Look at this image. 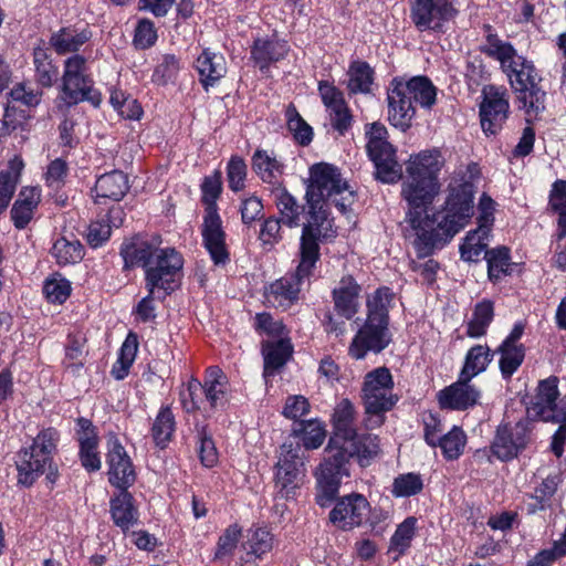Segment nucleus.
Listing matches in <instances>:
<instances>
[{
  "label": "nucleus",
  "mask_w": 566,
  "mask_h": 566,
  "mask_svg": "<svg viewBox=\"0 0 566 566\" xmlns=\"http://www.w3.org/2000/svg\"><path fill=\"white\" fill-rule=\"evenodd\" d=\"M443 166L444 158L438 149L422 150L407 161L401 195L409 206V235L413 237L419 258H427L447 244L473 216L474 185L470 181L450 186L443 209L427 213V207L440 191L438 175Z\"/></svg>",
  "instance_id": "nucleus-1"
},
{
  "label": "nucleus",
  "mask_w": 566,
  "mask_h": 566,
  "mask_svg": "<svg viewBox=\"0 0 566 566\" xmlns=\"http://www.w3.org/2000/svg\"><path fill=\"white\" fill-rule=\"evenodd\" d=\"M334 434L331 437L323 463L316 471V502L325 507L336 497L343 476H348L347 462L356 457L361 467L379 452L378 439L373 434H358L355 410L348 399L340 400L333 415Z\"/></svg>",
  "instance_id": "nucleus-2"
},
{
  "label": "nucleus",
  "mask_w": 566,
  "mask_h": 566,
  "mask_svg": "<svg viewBox=\"0 0 566 566\" xmlns=\"http://www.w3.org/2000/svg\"><path fill=\"white\" fill-rule=\"evenodd\" d=\"M354 198V191L336 167L325 163L314 165L311 168L310 184L306 189L308 212L303 229L312 224L315 228L313 230L315 241L318 243L334 238L336 230L323 203L331 202L344 213L353 205Z\"/></svg>",
  "instance_id": "nucleus-3"
},
{
  "label": "nucleus",
  "mask_w": 566,
  "mask_h": 566,
  "mask_svg": "<svg viewBox=\"0 0 566 566\" xmlns=\"http://www.w3.org/2000/svg\"><path fill=\"white\" fill-rule=\"evenodd\" d=\"M314 229L312 224H307L302 230L300 263L295 273L281 277L269 286L265 293L269 304L286 310L298 300L301 284L311 275L312 269L319 258V243L315 241Z\"/></svg>",
  "instance_id": "nucleus-4"
},
{
  "label": "nucleus",
  "mask_w": 566,
  "mask_h": 566,
  "mask_svg": "<svg viewBox=\"0 0 566 566\" xmlns=\"http://www.w3.org/2000/svg\"><path fill=\"white\" fill-rule=\"evenodd\" d=\"M201 188L203 200L209 203L201 229L203 247L208 251L213 264L223 266L229 263L230 253L226 243V232L222 228V221L213 205L221 191L219 177L213 176L205 178Z\"/></svg>",
  "instance_id": "nucleus-5"
},
{
  "label": "nucleus",
  "mask_w": 566,
  "mask_h": 566,
  "mask_svg": "<svg viewBox=\"0 0 566 566\" xmlns=\"http://www.w3.org/2000/svg\"><path fill=\"white\" fill-rule=\"evenodd\" d=\"M59 434L54 429L42 430L29 448L21 449L17 454L15 467L18 470V483L31 486L51 468L52 453L56 448Z\"/></svg>",
  "instance_id": "nucleus-6"
},
{
  "label": "nucleus",
  "mask_w": 566,
  "mask_h": 566,
  "mask_svg": "<svg viewBox=\"0 0 566 566\" xmlns=\"http://www.w3.org/2000/svg\"><path fill=\"white\" fill-rule=\"evenodd\" d=\"M504 73L526 114L536 115L544 109L546 94L541 87L542 78L532 61L521 56Z\"/></svg>",
  "instance_id": "nucleus-7"
},
{
  "label": "nucleus",
  "mask_w": 566,
  "mask_h": 566,
  "mask_svg": "<svg viewBox=\"0 0 566 566\" xmlns=\"http://www.w3.org/2000/svg\"><path fill=\"white\" fill-rule=\"evenodd\" d=\"M87 71V60L83 55L74 54L64 61L62 75L64 101L71 104L87 101L94 106L99 105L101 94L94 90V82Z\"/></svg>",
  "instance_id": "nucleus-8"
},
{
  "label": "nucleus",
  "mask_w": 566,
  "mask_h": 566,
  "mask_svg": "<svg viewBox=\"0 0 566 566\" xmlns=\"http://www.w3.org/2000/svg\"><path fill=\"white\" fill-rule=\"evenodd\" d=\"M304 475V450L300 442H284L280 448L279 460L275 465L276 493L282 499H290L295 494Z\"/></svg>",
  "instance_id": "nucleus-9"
},
{
  "label": "nucleus",
  "mask_w": 566,
  "mask_h": 566,
  "mask_svg": "<svg viewBox=\"0 0 566 566\" xmlns=\"http://www.w3.org/2000/svg\"><path fill=\"white\" fill-rule=\"evenodd\" d=\"M410 19L420 32H443L458 14L454 0H409Z\"/></svg>",
  "instance_id": "nucleus-10"
},
{
  "label": "nucleus",
  "mask_w": 566,
  "mask_h": 566,
  "mask_svg": "<svg viewBox=\"0 0 566 566\" xmlns=\"http://www.w3.org/2000/svg\"><path fill=\"white\" fill-rule=\"evenodd\" d=\"M392 387V376L386 367H378L365 376L363 400L368 415L379 416L394 407L397 398Z\"/></svg>",
  "instance_id": "nucleus-11"
},
{
  "label": "nucleus",
  "mask_w": 566,
  "mask_h": 566,
  "mask_svg": "<svg viewBox=\"0 0 566 566\" xmlns=\"http://www.w3.org/2000/svg\"><path fill=\"white\" fill-rule=\"evenodd\" d=\"M558 378L541 380L534 401L527 408V416L543 421L566 422V400H558Z\"/></svg>",
  "instance_id": "nucleus-12"
},
{
  "label": "nucleus",
  "mask_w": 566,
  "mask_h": 566,
  "mask_svg": "<svg viewBox=\"0 0 566 566\" xmlns=\"http://www.w3.org/2000/svg\"><path fill=\"white\" fill-rule=\"evenodd\" d=\"M532 418L499 426L492 443L493 453L503 461L515 458L531 441Z\"/></svg>",
  "instance_id": "nucleus-13"
},
{
  "label": "nucleus",
  "mask_w": 566,
  "mask_h": 566,
  "mask_svg": "<svg viewBox=\"0 0 566 566\" xmlns=\"http://www.w3.org/2000/svg\"><path fill=\"white\" fill-rule=\"evenodd\" d=\"M182 265V256L175 249H161L145 272L148 292L155 293L156 290H164L166 293L171 292L174 290L172 283H175Z\"/></svg>",
  "instance_id": "nucleus-14"
},
{
  "label": "nucleus",
  "mask_w": 566,
  "mask_h": 566,
  "mask_svg": "<svg viewBox=\"0 0 566 566\" xmlns=\"http://www.w3.org/2000/svg\"><path fill=\"white\" fill-rule=\"evenodd\" d=\"M509 99L506 92L495 86L483 90V101L480 105L481 127L486 135L497 134L509 116Z\"/></svg>",
  "instance_id": "nucleus-15"
},
{
  "label": "nucleus",
  "mask_w": 566,
  "mask_h": 566,
  "mask_svg": "<svg viewBox=\"0 0 566 566\" xmlns=\"http://www.w3.org/2000/svg\"><path fill=\"white\" fill-rule=\"evenodd\" d=\"M106 463L108 467V481L119 490H128L135 480L136 473L129 455L118 439L111 434L107 439Z\"/></svg>",
  "instance_id": "nucleus-16"
},
{
  "label": "nucleus",
  "mask_w": 566,
  "mask_h": 566,
  "mask_svg": "<svg viewBox=\"0 0 566 566\" xmlns=\"http://www.w3.org/2000/svg\"><path fill=\"white\" fill-rule=\"evenodd\" d=\"M390 342L391 337L387 324L366 319L354 336L348 347V354L352 358L363 359L368 352L380 353Z\"/></svg>",
  "instance_id": "nucleus-17"
},
{
  "label": "nucleus",
  "mask_w": 566,
  "mask_h": 566,
  "mask_svg": "<svg viewBox=\"0 0 566 566\" xmlns=\"http://www.w3.org/2000/svg\"><path fill=\"white\" fill-rule=\"evenodd\" d=\"M368 501L357 493L342 497L329 513L331 522L342 530L359 526L369 515Z\"/></svg>",
  "instance_id": "nucleus-18"
},
{
  "label": "nucleus",
  "mask_w": 566,
  "mask_h": 566,
  "mask_svg": "<svg viewBox=\"0 0 566 566\" xmlns=\"http://www.w3.org/2000/svg\"><path fill=\"white\" fill-rule=\"evenodd\" d=\"M401 87L400 78H394L387 93L388 119L392 126L406 132L412 123L416 109L411 97Z\"/></svg>",
  "instance_id": "nucleus-19"
},
{
  "label": "nucleus",
  "mask_w": 566,
  "mask_h": 566,
  "mask_svg": "<svg viewBox=\"0 0 566 566\" xmlns=\"http://www.w3.org/2000/svg\"><path fill=\"white\" fill-rule=\"evenodd\" d=\"M361 286L352 275H344L333 289L334 310L345 319H352L359 310Z\"/></svg>",
  "instance_id": "nucleus-20"
},
{
  "label": "nucleus",
  "mask_w": 566,
  "mask_h": 566,
  "mask_svg": "<svg viewBox=\"0 0 566 566\" xmlns=\"http://www.w3.org/2000/svg\"><path fill=\"white\" fill-rule=\"evenodd\" d=\"M318 92L323 104L329 112L333 127L339 133H344L350 126L352 117L343 93L326 81L318 83Z\"/></svg>",
  "instance_id": "nucleus-21"
},
{
  "label": "nucleus",
  "mask_w": 566,
  "mask_h": 566,
  "mask_svg": "<svg viewBox=\"0 0 566 566\" xmlns=\"http://www.w3.org/2000/svg\"><path fill=\"white\" fill-rule=\"evenodd\" d=\"M471 379H463L462 375L457 382L439 392V402L442 408L465 410L474 406L480 392L470 384Z\"/></svg>",
  "instance_id": "nucleus-22"
},
{
  "label": "nucleus",
  "mask_w": 566,
  "mask_h": 566,
  "mask_svg": "<svg viewBox=\"0 0 566 566\" xmlns=\"http://www.w3.org/2000/svg\"><path fill=\"white\" fill-rule=\"evenodd\" d=\"M376 167V178L385 184L397 182L402 176L401 166L396 159V150L388 142L377 149H367Z\"/></svg>",
  "instance_id": "nucleus-23"
},
{
  "label": "nucleus",
  "mask_w": 566,
  "mask_h": 566,
  "mask_svg": "<svg viewBox=\"0 0 566 566\" xmlns=\"http://www.w3.org/2000/svg\"><path fill=\"white\" fill-rule=\"evenodd\" d=\"M160 241L154 242L135 239L129 242L123 243L120 248V255L124 259L125 268L142 266L145 272L155 260L159 249Z\"/></svg>",
  "instance_id": "nucleus-24"
},
{
  "label": "nucleus",
  "mask_w": 566,
  "mask_h": 566,
  "mask_svg": "<svg viewBox=\"0 0 566 566\" xmlns=\"http://www.w3.org/2000/svg\"><path fill=\"white\" fill-rule=\"evenodd\" d=\"M129 189L128 177L119 170L102 175L95 182V201L101 203L102 199L119 201Z\"/></svg>",
  "instance_id": "nucleus-25"
},
{
  "label": "nucleus",
  "mask_w": 566,
  "mask_h": 566,
  "mask_svg": "<svg viewBox=\"0 0 566 566\" xmlns=\"http://www.w3.org/2000/svg\"><path fill=\"white\" fill-rule=\"evenodd\" d=\"M109 512L116 526L126 532L137 522L138 512L134 505V497L127 490L111 499Z\"/></svg>",
  "instance_id": "nucleus-26"
},
{
  "label": "nucleus",
  "mask_w": 566,
  "mask_h": 566,
  "mask_svg": "<svg viewBox=\"0 0 566 566\" xmlns=\"http://www.w3.org/2000/svg\"><path fill=\"white\" fill-rule=\"evenodd\" d=\"M227 376L217 367L211 366L207 369L202 392L206 402L211 409L223 408L228 401L227 397Z\"/></svg>",
  "instance_id": "nucleus-27"
},
{
  "label": "nucleus",
  "mask_w": 566,
  "mask_h": 566,
  "mask_svg": "<svg viewBox=\"0 0 566 566\" xmlns=\"http://www.w3.org/2000/svg\"><path fill=\"white\" fill-rule=\"evenodd\" d=\"M91 38L87 30L77 31L72 28H62L50 38V44L57 54L75 53Z\"/></svg>",
  "instance_id": "nucleus-28"
},
{
  "label": "nucleus",
  "mask_w": 566,
  "mask_h": 566,
  "mask_svg": "<svg viewBox=\"0 0 566 566\" xmlns=\"http://www.w3.org/2000/svg\"><path fill=\"white\" fill-rule=\"evenodd\" d=\"M196 67L205 86L213 85L227 73L224 57L208 50H205L197 59Z\"/></svg>",
  "instance_id": "nucleus-29"
},
{
  "label": "nucleus",
  "mask_w": 566,
  "mask_h": 566,
  "mask_svg": "<svg viewBox=\"0 0 566 566\" xmlns=\"http://www.w3.org/2000/svg\"><path fill=\"white\" fill-rule=\"evenodd\" d=\"M400 84L411 101L420 106L431 108L436 103L437 90L428 77L415 76L409 81L400 78Z\"/></svg>",
  "instance_id": "nucleus-30"
},
{
  "label": "nucleus",
  "mask_w": 566,
  "mask_h": 566,
  "mask_svg": "<svg viewBox=\"0 0 566 566\" xmlns=\"http://www.w3.org/2000/svg\"><path fill=\"white\" fill-rule=\"evenodd\" d=\"M292 350V345L287 339L264 343L262 348L264 356V376H272L277 369L283 367L291 357Z\"/></svg>",
  "instance_id": "nucleus-31"
},
{
  "label": "nucleus",
  "mask_w": 566,
  "mask_h": 566,
  "mask_svg": "<svg viewBox=\"0 0 566 566\" xmlns=\"http://www.w3.org/2000/svg\"><path fill=\"white\" fill-rule=\"evenodd\" d=\"M286 54L287 45L280 41L256 40L252 49V57L261 70L284 59Z\"/></svg>",
  "instance_id": "nucleus-32"
},
{
  "label": "nucleus",
  "mask_w": 566,
  "mask_h": 566,
  "mask_svg": "<svg viewBox=\"0 0 566 566\" xmlns=\"http://www.w3.org/2000/svg\"><path fill=\"white\" fill-rule=\"evenodd\" d=\"M483 52L500 62L503 72L511 67L515 60L520 59L513 45L506 41L501 40L496 34L489 33L486 42L483 46Z\"/></svg>",
  "instance_id": "nucleus-33"
},
{
  "label": "nucleus",
  "mask_w": 566,
  "mask_h": 566,
  "mask_svg": "<svg viewBox=\"0 0 566 566\" xmlns=\"http://www.w3.org/2000/svg\"><path fill=\"white\" fill-rule=\"evenodd\" d=\"M252 168L268 184H274L283 174V164L266 150H256L254 153Z\"/></svg>",
  "instance_id": "nucleus-34"
},
{
  "label": "nucleus",
  "mask_w": 566,
  "mask_h": 566,
  "mask_svg": "<svg viewBox=\"0 0 566 566\" xmlns=\"http://www.w3.org/2000/svg\"><path fill=\"white\" fill-rule=\"evenodd\" d=\"M394 294L388 287H380L375 291L367 300V321L387 324L388 311Z\"/></svg>",
  "instance_id": "nucleus-35"
},
{
  "label": "nucleus",
  "mask_w": 566,
  "mask_h": 566,
  "mask_svg": "<svg viewBox=\"0 0 566 566\" xmlns=\"http://www.w3.org/2000/svg\"><path fill=\"white\" fill-rule=\"evenodd\" d=\"M51 253L59 264L66 265L80 262L84 250L78 240L62 237L54 242Z\"/></svg>",
  "instance_id": "nucleus-36"
},
{
  "label": "nucleus",
  "mask_w": 566,
  "mask_h": 566,
  "mask_svg": "<svg viewBox=\"0 0 566 566\" xmlns=\"http://www.w3.org/2000/svg\"><path fill=\"white\" fill-rule=\"evenodd\" d=\"M243 547L248 555H254L256 558H263L265 554L273 549L274 536L270 531L263 527L249 530Z\"/></svg>",
  "instance_id": "nucleus-37"
},
{
  "label": "nucleus",
  "mask_w": 566,
  "mask_h": 566,
  "mask_svg": "<svg viewBox=\"0 0 566 566\" xmlns=\"http://www.w3.org/2000/svg\"><path fill=\"white\" fill-rule=\"evenodd\" d=\"M549 209L558 214L557 226L558 233L557 238L559 240L566 237V181L565 180H556L553 184L549 201Z\"/></svg>",
  "instance_id": "nucleus-38"
},
{
  "label": "nucleus",
  "mask_w": 566,
  "mask_h": 566,
  "mask_svg": "<svg viewBox=\"0 0 566 566\" xmlns=\"http://www.w3.org/2000/svg\"><path fill=\"white\" fill-rule=\"evenodd\" d=\"M275 205L285 226L295 228L300 224V214L303 207L286 190L281 189L275 193Z\"/></svg>",
  "instance_id": "nucleus-39"
},
{
  "label": "nucleus",
  "mask_w": 566,
  "mask_h": 566,
  "mask_svg": "<svg viewBox=\"0 0 566 566\" xmlns=\"http://www.w3.org/2000/svg\"><path fill=\"white\" fill-rule=\"evenodd\" d=\"M175 429V417L170 408H161L151 428V434L156 446L165 448L167 443L171 440Z\"/></svg>",
  "instance_id": "nucleus-40"
},
{
  "label": "nucleus",
  "mask_w": 566,
  "mask_h": 566,
  "mask_svg": "<svg viewBox=\"0 0 566 566\" xmlns=\"http://www.w3.org/2000/svg\"><path fill=\"white\" fill-rule=\"evenodd\" d=\"M491 353L489 347L483 345H475L468 352L465 356V363L461 370L463 379H472L485 370L488 364L491 360Z\"/></svg>",
  "instance_id": "nucleus-41"
},
{
  "label": "nucleus",
  "mask_w": 566,
  "mask_h": 566,
  "mask_svg": "<svg viewBox=\"0 0 566 566\" xmlns=\"http://www.w3.org/2000/svg\"><path fill=\"white\" fill-rule=\"evenodd\" d=\"M494 316V307L491 301L484 300L474 307L473 316L468 323L467 334L470 337H480L486 333L488 326Z\"/></svg>",
  "instance_id": "nucleus-42"
},
{
  "label": "nucleus",
  "mask_w": 566,
  "mask_h": 566,
  "mask_svg": "<svg viewBox=\"0 0 566 566\" xmlns=\"http://www.w3.org/2000/svg\"><path fill=\"white\" fill-rule=\"evenodd\" d=\"M293 432L307 450L321 447L326 436L324 426L318 420L301 422L293 429Z\"/></svg>",
  "instance_id": "nucleus-43"
},
{
  "label": "nucleus",
  "mask_w": 566,
  "mask_h": 566,
  "mask_svg": "<svg viewBox=\"0 0 566 566\" xmlns=\"http://www.w3.org/2000/svg\"><path fill=\"white\" fill-rule=\"evenodd\" d=\"M490 234H482L478 228L467 234L464 242L460 247L461 258L464 261L476 262L480 256L485 252L488 247V239Z\"/></svg>",
  "instance_id": "nucleus-44"
},
{
  "label": "nucleus",
  "mask_w": 566,
  "mask_h": 566,
  "mask_svg": "<svg viewBox=\"0 0 566 566\" xmlns=\"http://www.w3.org/2000/svg\"><path fill=\"white\" fill-rule=\"evenodd\" d=\"M36 81L44 87L52 86L57 76V69L44 49L38 48L33 52Z\"/></svg>",
  "instance_id": "nucleus-45"
},
{
  "label": "nucleus",
  "mask_w": 566,
  "mask_h": 566,
  "mask_svg": "<svg viewBox=\"0 0 566 566\" xmlns=\"http://www.w3.org/2000/svg\"><path fill=\"white\" fill-rule=\"evenodd\" d=\"M348 90L352 93L369 92L373 82V71L365 62H355L348 71Z\"/></svg>",
  "instance_id": "nucleus-46"
},
{
  "label": "nucleus",
  "mask_w": 566,
  "mask_h": 566,
  "mask_svg": "<svg viewBox=\"0 0 566 566\" xmlns=\"http://www.w3.org/2000/svg\"><path fill=\"white\" fill-rule=\"evenodd\" d=\"M501 353L500 369L504 378H510L522 365L525 356L523 346H505L499 348Z\"/></svg>",
  "instance_id": "nucleus-47"
},
{
  "label": "nucleus",
  "mask_w": 566,
  "mask_h": 566,
  "mask_svg": "<svg viewBox=\"0 0 566 566\" xmlns=\"http://www.w3.org/2000/svg\"><path fill=\"white\" fill-rule=\"evenodd\" d=\"M488 261V274L490 280L496 281L509 272L511 266L510 252L505 247L485 252Z\"/></svg>",
  "instance_id": "nucleus-48"
},
{
  "label": "nucleus",
  "mask_w": 566,
  "mask_h": 566,
  "mask_svg": "<svg viewBox=\"0 0 566 566\" xmlns=\"http://www.w3.org/2000/svg\"><path fill=\"white\" fill-rule=\"evenodd\" d=\"M465 444V434L459 428H453L447 434L439 438L437 446L442 450L443 455L449 460L458 459Z\"/></svg>",
  "instance_id": "nucleus-49"
},
{
  "label": "nucleus",
  "mask_w": 566,
  "mask_h": 566,
  "mask_svg": "<svg viewBox=\"0 0 566 566\" xmlns=\"http://www.w3.org/2000/svg\"><path fill=\"white\" fill-rule=\"evenodd\" d=\"M422 488L423 483L419 474L406 473L394 480L391 493L396 497H409L420 493Z\"/></svg>",
  "instance_id": "nucleus-50"
},
{
  "label": "nucleus",
  "mask_w": 566,
  "mask_h": 566,
  "mask_svg": "<svg viewBox=\"0 0 566 566\" xmlns=\"http://www.w3.org/2000/svg\"><path fill=\"white\" fill-rule=\"evenodd\" d=\"M287 127L301 145H307L313 137L312 127L300 116L296 108L290 105L286 109Z\"/></svg>",
  "instance_id": "nucleus-51"
},
{
  "label": "nucleus",
  "mask_w": 566,
  "mask_h": 566,
  "mask_svg": "<svg viewBox=\"0 0 566 566\" xmlns=\"http://www.w3.org/2000/svg\"><path fill=\"white\" fill-rule=\"evenodd\" d=\"M241 534L242 530L237 524L227 527L223 534L219 537L214 558L219 559L223 556L231 555L237 548Z\"/></svg>",
  "instance_id": "nucleus-52"
},
{
  "label": "nucleus",
  "mask_w": 566,
  "mask_h": 566,
  "mask_svg": "<svg viewBox=\"0 0 566 566\" xmlns=\"http://www.w3.org/2000/svg\"><path fill=\"white\" fill-rule=\"evenodd\" d=\"M557 490V479L556 476H548L542 481V483L535 489L532 499L535 501L534 503H530V510L535 512L537 510H544L548 501L555 494Z\"/></svg>",
  "instance_id": "nucleus-53"
},
{
  "label": "nucleus",
  "mask_w": 566,
  "mask_h": 566,
  "mask_svg": "<svg viewBox=\"0 0 566 566\" xmlns=\"http://www.w3.org/2000/svg\"><path fill=\"white\" fill-rule=\"evenodd\" d=\"M10 101L8 103H20L27 107H34L40 104L42 93L28 86L25 83H18L9 92Z\"/></svg>",
  "instance_id": "nucleus-54"
},
{
  "label": "nucleus",
  "mask_w": 566,
  "mask_h": 566,
  "mask_svg": "<svg viewBox=\"0 0 566 566\" xmlns=\"http://www.w3.org/2000/svg\"><path fill=\"white\" fill-rule=\"evenodd\" d=\"M416 518L408 517L398 525L395 534L391 537V547L402 553L409 545L415 535Z\"/></svg>",
  "instance_id": "nucleus-55"
},
{
  "label": "nucleus",
  "mask_w": 566,
  "mask_h": 566,
  "mask_svg": "<svg viewBox=\"0 0 566 566\" xmlns=\"http://www.w3.org/2000/svg\"><path fill=\"white\" fill-rule=\"evenodd\" d=\"M478 209V228L480 229V231H482V234H490L491 227L493 226L494 222L493 214L495 210V202L490 196L483 193L480 198Z\"/></svg>",
  "instance_id": "nucleus-56"
},
{
  "label": "nucleus",
  "mask_w": 566,
  "mask_h": 566,
  "mask_svg": "<svg viewBox=\"0 0 566 566\" xmlns=\"http://www.w3.org/2000/svg\"><path fill=\"white\" fill-rule=\"evenodd\" d=\"M157 40V32L154 23L148 19H143L138 22L135 35L134 44L136 48L145 50L155 44Z\"/></svg>",
  "instance_id": "nucleus-57"
},
{
  "label": "nucleus",
  "mask_w": 566,
  "mask_h": 566,
  "mask_svg": "<svg viewBox=\"0 0 566 566\" xmlns=\"http://www.w3.org/2000/svg\"><path fill=\"white\" fill-rule=\"evenodd\" d=\"M71 286L63 279H48L43 286V293L52 303H63L70 295Z\"/></svg>",
  "instance_id": "nucleus-58"
},
{
  "label": "nucleus",
  "mask_w": 566,
  "mask_h": 566,
  "mask_svg": "<svg viewBox=\"0 0 566 566\" xmlns=\"http://www.w3.org/2000/svg\"><path fill=\"white\" fill-rule=\"evenodd\" d=\"M202 384L196 379L189 381L186 390L181 391L180 397L182 405L187 411H193L201 408L206 402L202 398Z\"/></svg>",
  "instance_id": "nucleus-59"
},
{
  "label": "nucleus",
  "mask_w": 566,
  "mask_h": 566,
  "mask_svg": "<svg viewBox=\"0 0 566 566\" xmlns=\"http://www.w3.org/2000/svg\"><path fill=\"white\" fill-rule=\"evenodd\" d=\"M281 220L270 217L262 223L259 239L264 247L273 248L282 240Z\"/></svg>",
  "instance_id": "nucleus-60"
},
{
  "label": "nucleus",
  "mask_w": 566,
  "mask_h": 566,
  "mask_svg": "<svg viewBox=\"0 0 566 566\" xmlns=\"http://www.w3.org/2000/svg\"><path fill=\"white\" fill-rule=\"evenodd\" d=\"M247 165L243 159L233 157L228 164V182L233 191H240L244 187Z\"/></svg>",
  "instance_id": "nucleus-61"
},
{
  "label": "nucleus",
  "mask_w": 566,
  "mask_h": 566,
  "mask_svg": "<svg viewBox=\"0 0 566 566\" xmlns=\"http://www.w3.org/2000/svg\"><path fill=\"white\" fill-rule=\"evenodd\" d=\"M179 71V61L175 55L167 54L163 57L161 62L157 65L154 78L160 84H166L172 80Z\"/></svg>",
  "instance_id": "nucleus-62"
},
{
  "label": "nucleus",
  "mask_w": 566,
  "mask_h": 566,
  "mask_svg": "<svg viewBox=\"0 0 566 566\" xmlns=\"http://www.w3.org/2000/svg\"><path fill=\"white\" fill-rule=\"evenodd\" d=\"M112 233V226L104 219L92 222L87 230V242L93 248L101 247L106 242Z\"/></svg>",
  "instance_id": "nucleus-63"
},
{
  "label": "nucleus",
  "mask_w": 566,
  "mask_h": 566,
  "mask_svg": "<svg viewBox=\"0 0 566 566\" xmlns=\"http://www.w3.org/2000/svg\"><path fill=\"white\" fill-rule=\"evenodd\" d=\"M310 411V402L308 400L301 395L291 396L286 399L283 415L286 418L298 420Z\"/></svg>",
  "instance_id": "nucleus-64"
}]
</instances>
